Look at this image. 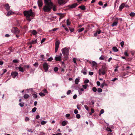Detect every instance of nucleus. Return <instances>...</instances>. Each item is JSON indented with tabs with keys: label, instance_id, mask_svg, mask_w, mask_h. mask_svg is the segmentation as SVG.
<instances>
[{
	"label": "nucleus",
	"instance_id": "1",
	"mask_svg": "<svg viewBox=\"0 0 135 135\" xmlns=\"http://www.w3.org/2000/svg\"><path fill=\"white\" fill-rule=\"evenodd\" d=\"M45 5L43 8V10L46 12L50 11L53 6V4L51 0H44Z\"/></svg>",
	"mask_w": 135,
	"mask_h": 135
},
{
	"label": "nucleus",
	"instance_id": "2",
	"mask_svg": "<svg viewBox=\"0 0 135 135\" xmlns=\"http://www.w3.org/2000/svg\"><path fill=\"white\" fill-rule=\"evenodd\" d=\"M23 13L25 16L26 17V19L30 21L31 20V19L30 18V17L34 16V13L32 11L31 9L28 11H25Z\"/></svg>",
	"mask_w": 135,
	"mask_h": 135
},
{
	"label": "nucleus",
	"instance_id": "3",
	"mask_svg": "<svg viewBox=\"0 0 135 135\" xmlns=\"http://www.w3.org/2000/svg\"><path fill=\"white\" fill-rule=\"evenodd\" d=\"M69 49L67 47H65L61 50L62 54L65 56H66V58L68 57L69 55Z\"/></svg>",
	"mask_w": 135,
	"mask_h": 135
},
{
	"label": "nucleus",
	"instance_id": "4",
	"mask_svg": "<svg viewBox=\"0 0 135 135\" xmlns=\"http://www.w3.org/2000/svg\"><path fill=\"white\" fill-rule=\"evenodd\" d=\"M12 32L14 33H19V31L18 28L14 27L12 28L11 30Z\"/></svg>",
	"mask_w": 135,
	"mask_h": 135
},
{
	"label": "nucleus",
	"instance_id": "5",
	"mask_svg": "<svg viewBox=\"0 0 135 135\" xmlns=\"http://www.w3.org/2000/svg\"><path fill=\"white\" fill-rule=\"evenodd\" d=\"M49 65L46 62L44 63L43 65V67L45 71L46 72L48 70Z\"/></svg>",
	"mask_w": 135,
	"mask_h": 135
},
{
	"label": "nucleus",
	"instance_id": "6",
	"mask_svg": "<svg viewBox=\"0 0 135 135\" xmlns=\"http://www.w3.org/2000/svg\"><path fill=\"white\" fill-rule=\"evenodd\" d=\"M60 44V42L59 41H56L55 43V52H56L58 50V49L59 47V45Z\"/></svg>",
	"mask_w": 135,
	"mask_h": 135
},
{
	"label": "nucleus",
	"instance_id": "7",
	"mask_svg": "<svg viewBox=\"0 0 135 135\" xmlns=\"http://www.w3.org/2000/svg\"><path fill=\"white\" fill-rule=\"evenodd\" d=\"M66 2L65 0H58V3L60 5H62L64 4Z\"/></svg>",
	"mask_w": 135,
	"mask_h": 135
},
{
	"label": "nucleus",
	"instance_id": "8",
	"mask_svg": "<svg viewBox=\"0 0 135 135\" xmlns=\"http://www.w3.org/2000/svg\"><path fill=\"white\" fill-rule=\"evenodd\" d=\"M11 75L14 78H15L18 75V73L16 71L13 72L11 73Z\"/></svg>",
	"mask_w": 135,
	"mask_h": 135
},
{
	"label": "nucleus",
	"instance_id": "9",
	"mask_svg": "<svg viewBox=\"0 0 135 135\" xmlns=\"http://www.w3.org/2000/svg\"><path fill=\"white\" fill-rule=\"evenodd\" d=\"M19 71L22 72H23L25 70L23 68L22 65H20L18 67Z\"/></svg>",
	"mask_w": 135,
	"mask_h": 135
},
{
	"label": "nucleus",
	"instance_id": "10",
	"mask_svg": "<svg viewBox=\"0 0 135 135\" xmlns=\"http://www.w3.org/2000/svg\"><path fill=\"white\" fill-rule=\"evenodd\" d=\"M37 4L39 7H41L43 5L42 0H38Z\"/></svg>",
	"mask_w": 135,
	"mask_h": 135
},
{
	"label": "nucleus",
	"instance_id": "11",
	"mask_svg": "<svg viewBox=\"0 0 135 135\" xmlns=\"http://www.w3.org/2000/svg\"><path fill=\"white\" fill-rule=\"evenodd\" d=\"M92 67L93 68H95V69H97V63L94 61H93L92 62Z\"/></svg>",
	"mask_w": 135,
	"mask_h": 135
},
{
	"label": "nucleus",
	"instance_id": "12",
	"mask_svg": "<svg viewBox=\"0 0 135 135\" xmlns=\"http://www.w3.org/2000/svg\"><path fill=\"white\" fill-rule=\"evenodd\" d=\"M4 6L5 9L7 11H8L10 9V7L8 3L4 5Z\"/></svg>",
	"mask_w": 135,
	"mask_h": 135
},
{
	"label": "nucleus",
	"instance_id": "13",
	"mask_svg": "<svg viewBox=\"0 0 135 135\" xmlns=\"http://www.w3.org/2000/svg\"><path fill=\"white\" fill-rule=\"evenodd\" d=\"M61 57L60 56H57L55 57V60L57 61H61Z\"/></svg>",
	"mask_w": 135,
	"mask_h": 135
},
{
	"label": "nucleus",
	"instance_id": "14",
	"mask_svg": "<svg viewBox=\"0 0 135 135\" xmlns=\"http://www.w3.org/2000/svg\"><path fill=\"white\" fill-rule=\"evenodd\" d=\"M14 13V12H13L11 10L9 11H8L7 13V16H9L13 14Z\"/></svg>",
	"mask_w": 135,
	"mask_h": 135
},
{
	"label": "nucleus",
	"instance_id": "15",
	"mask_svg": "<svg viewBox=\"0 0 135 135\" xmlns=\"http://www.w3.org/2000/svg\"><path fill=\"white\" fill-rule=\"evenodd\" d=\"M78 5L76 3H74L70 6V7L71 8H74L76 7Z\"/></svg>",
	"mask_w": 135,
	"mask_h": 135
},
{
	"label": "nucleus",
	"instance_id": "16",
	"mask_svg": "<svg viewBox=\"0 0 135 135\" xmlns=\"http://www.w3.org/2000/svg\"><path fill=\"white\" fill-rule=\"evenodd\" d=\"M125 6V4L124 3H122L119 7L120 10L121 11L124 7Z\"/></svg>",
	"mask_w": 135,
	"mask_h": 135
},
{
	"label": "nucleus",
	"instance_id": "17",
	"mask_svg": "<svg viewBox=\"0 0 135 135\" xmlns=\"http://www.w3.org/2000/svg\"><path fill=\"white\" fill-rule=\"evenodd\" d=\"M118 23V21H115L113 23V24L111 25V26L112 27L117 26Z\"/></svg>",
	"mask_w": 135,
	"mask_h": 135
},
{
	"label": "nucleus",
	"instance_id": "18",
	"mask_svg": "<svg viewBox=\"0 0 135 135\" xmlns=\"http://www.w3.org/2000/svg\"><path fill=\"white\" fill-rule=\"evenodd\" d=\"M68 123V122L67 121L64 120L62 123V125L63 126H65Z\"/></svg>",
	"mask_w": 135,
	"mask_h": 135
},
{
	"label": "nucleus",
	"instance_id": "19",
	"mask_svg": "<svg viewBox=\"0 0 135 135\" xmlns=\"http://www.w3.org/2000/svg\"><path fill=\"white\" fill-rule=\"evenodd\" d=\"M112 49L114 51L116 52L118 51V50L116 47H114L112 48Z\"/></svg>",
	"mask_w": 135,
	"mask_h": 135
},
{
	"label": "nucleus",
	"instance_id": "20",
	"mask_svg": "<svg viewBox=\"0 0 135 135\" xmlns=\"http://www.w3.org/2000/svg\"><path fill=\"white\" fill-rule=\"evenodd\" d=\"M37 42V40H32L31 42H30V44H34L36 43Z\"/></svg>",
	"mask_w": 135,
	"mask_h": 135
},
{
	"label": "nucleus",
	"instance_id": "21",
	"mask_svg": "<svg viewBox=\"0 0 135 135\" xmlns=\"http://www.w3.org/2000/svg\"><path fill=\"white\" fill-rule=\"evenodd\" d=\"M84 91V89L83 88L80 89L78 91L79 94H81L82 93V92Z\"/></svg>",
	"mask_w": 135,
	"mask_h": 135
},
{
	"label": "nucleus",
	"instance_id": "22",
	"mask_svg": "<svg viewBox=\"0 0 135 135\" xmlns=\"http://www.w3.org/2000/svg\"><path fill=\"white\" fill-rule=\"evenodd\" d=\"M79 8L83 10H84L85 9V7L84 6H80L79 7Z\"/></svg>",
	"mask_w": 135,
	"mask_h": 135
},
{
	"label": "nucleus",
	"instance_id": "23",
	"mask_svg": "<svg viewBox=\"0 0 135 135\" xmlns=\"http://www.w3.org/2000/svg\"><path fill=\"white\" fill-rule=\"evenodd\" d=\"M30 97V95L27 94H25L23 96V97L25 99H27Z\"/></svg>",
	"mask_w": 135,
	"mask_h": 135
},
{
	"label": "nucleus",
	"instance_id": "24",
	"mask_svg": "<svg viewBox=\"0 0 135 135\" xmlns=\"http://www.w3.org/2000/svg\"><path fill=\"white\" fill-rule=\"evenodd\" d=\"M84 70L85 71H83V70H82L81 71V72L83 73V74L84 75H85L86 74V68H84Z\"/></svg>",
	"mask_w": 135,
	"mask_h": 135
},
{
	"label": "nucleus",
	"instance_id": "25",
	"mask_svg": "<svg viewBox=\"0 0 135 135\" xmlns=\"http://www.w3.org/2000/svg\"><path fill=\"white\" fill-rule=\"evenodd\" d=\"M32 33L33 35H35L37 33V32L35 30H33L32 31Z\"/></svg>",
	"mask_w": 135,
	"mask_h": 135
},
{
	"label": "nucleus",
	"instance_id": "26",
	"mask_svg": "<svg viewBox=\"0 0 135 135\" xmlns=\"http://www.w3.org/2000/svg\"><path fill=\"white\" fill-rule=\"evenodd\" d=\"M129 15L131 17H133L135 16V13L134 12H131L129 14Z\"/></svg>",
	"mask_w": 135,
	"mask_h": 135
},
{
	"label": "nucleus",
	"instance_id": "27",
	"mask_svg": "<svg viewBox=\"0 0 135 135\" xmlns=\"http://www.w3.org/2000/svg\"><path fill=\"white\" fill-rule=\"evenodd\" d=\"M67 25L69 26L70 25V22L69 19H67L66 21Z\"/></svg>",
	"mask_w": 135,
	"mask_h": 135
},
{
	"label": "nucleus",
	"instance_id": "28",
	"mask_svg": "<svg viewBox=\"0 0 135 135\" xmlns=\"http://www.w3.org/2000/svg\"><path fill=\"white\" fill-rule=\"evenodd\" d=\"M39 94L41 96V97H44L45 96V94L41 92L40 93H39Z\"/></svg>",
	"mask_w": 135,
	"mask_h": 135
},
{
	"label": "nucleus",
	"instance_id": "29",
	"mask_svg": "<svg viewBox=\"0 0 135 135\" xmlns=\"http://www.w3.org/2000/svg\"><path fill=\"white\" fill-rule=\"evenodd\" d=\"M79 80L77 78L75 80V83L76 84H78L79 82Z\"/></svg>",
	"mask_w": 135,
	"mask_h": 135
},
{
	"label": "nucleus",
	"instance_id": "30",
	"mask_svg": "<svg viewBox=\"0 0 135 135\" xmlns=\"http://www.w3.org/2000/svg\"><path fill=\"white\" fill-rule=\"evenodd\" d=\"M94 110L93 109H91V112L89 114L90 115H91L94 112Z\"/></svg>",
	"mask_w": 135,
	"mask_h": 135
},
{
	"label": "nucleus",
	"instance_id": "31",
	"mask_svg": "<svg viewBox=\"0 0 135 135\" xmlns=\"http://www.w3.org/2000/svg\"><path fill=\"white\" fill-rule=\"evenodd\" d=\"M47 122L46 121H42L41 122V124L42 125H44L46 124Z\"/></svg>",
	"mask_w": 135,
	"mask_h": 135
},
{
	"label": "nucleus",
	"instance_id": "32",
	"mask_svg": "<svg viewBox=\"0 0 135 135\" xmlns=\"http://www.w3.org/2000/svg\"><path fill=\"white\" fill-rule=\"evenodd\" d=\"M84 30V28H81L80 29H79L78 30V32H81V31H83Z\"/></svg>",
	"mask_w": 135,
	"mask_h": 135
},
{
	"label": "nucleus",
	"instance_id": "33",
	"mask_svg": "<svg viewBox=\"0 0 135 135\" xmlns=\"http://www.w3.org/2000/svg\"><path fill=\"white\" fill-rule=\"evenodd\" d=\"M53 9L54 11H55L56 10V6H53Z\"/></svg>",
	"mask_w": 135,
	"mask_h": 135
},
{
	"label": "nucleus",
	"instance_id": "34",
	"mask_svg": "<svg viewBox=\"0 0 135 135\" xmlns=\"http://www.w3.org/2000/svg\"><path fill=\"white\" fill-rule=\"evenodd\" d=\"M37 109V108L36 107L33 108L32 110V111L33 112H35Z\"/></svg>",
	"mask_w": 135,
	"mask_h": 135
},
{
	"label": "nucleus",
	"instance_id": "35",
	"mask_svg": "<svg viewBox=\"0 0 135 135\" xmlns=\"http://www.w3.org/2000/svg\"><path fill=\"white\" fill-rule=\"evenodd\" d=\"M92 90L94 92H96L97 91V89L95 87H94L92 88Z\"/></svg>",
	"mask_w": 135,
	"mask_h": 135
},
{
	"label": "nucleus",
	"instance_id": "36",
	"mask_svg": "<svg viewBox=\"0 0 135 135\" xmlns=\"http://www.w3.org/2000/svg\"><path fill=\"white\" fill-rule=\"evenodd\" d=\"M97 91L99 93H101L102 92V90L100 88H98V89Z\"/></svg>",
	"mask_w": 135,
	"mask_h": 135
},
{
	"label": "nucleus",
	"instance_id": "37",
	"mask_svg": "<svg viewBox=\"0 0 135 135\" xmlns=\"http://www.w3.org/2000/svg\"><path fill=\"white\" fill-rule=\"evenodd\" d=\"M106 130L108 132H111L112 131V130L109 128L107 127Z\"/></svg>",
	"mask_w": 135,
	"mask_h": 135
},
{
	"label": "nucleus",
	"instance_id": "38",
	"mask_svg": "<svg viewBox=\"0 0 135 135\" xmlns=\"http://www.w3.org/2000/svg\"><path fill=\"white\" fill-rule=\"evenodd\" d=\"M100 60H104V57L103 56H100L99 58Z\"/></svg>",
	"mask_w": 135,
	"mask_h": 135
},
{
	"label": "nucleus",
	"instance_id": "39",
	"mask_svg": "<svg viewBox=\"0 0 135 135\" xmlns=\"http://www.w3.org/2000/svg\"><path fill=\"white\" fill-rule=\"evenodd\" d=\"M121 46L122 47H123L124 45V42L123 41H122L120 43Z\"/></svg>",
	"mask_w": 135,
	"mask_h": 135
},
{
	"label": "nucleus",
	"instance_id": "40",
	"mask_svg": "<svg viewBox=\"0 0 135 135\" xmlns=\"http://www.w3.org/2000/svg\"><path fill=\"white\" fill-rule=\"evenodd\" d=\"M104 112V111L103 109H102L100 111V115H101V114L103 113Z\"/></svg>",
	"mask_w": 135,
	"mask_h": 135
},
{
	"label": "nucleus",
	"instance_id": "41",
	"mask_svg": "<svg viewBox=\"0 0 135 135\" xmlns=\"http://www.w3.org/2000/svg\"><path fill=\"white\" fill-rule=\"evenodd\" d=\"M120 20V21H122V19L121 18H115V21H118V20Z\"/></svg>",
	"mask_w": 135,
	"mask_h": 135
},
{
	"label": "nucleus",
	"instance_id": "42",
	"mask_svg": "<svg viewBox=\"0 0 135 135\" xmlns=\"http://www.w3.org/2000/svg\"><path fill=\"white\" fill-rule=\"evenodd\" d=\"M73 60L74 63L75 64H77V63L76 62V58H74L73 59Z\"/></svg>",
	"mask_w": 135,
	"mask_h": 135
},
{
	"label": "nucleus",
	"instance_id": "43",
	"mask_svg": "<svg viewBox=\"0 0 135 135\" xmlns=\"http://www.w3.org/2000/svg\"><path fill=\"white\" fill-rule=\"evenodd\" d=\"M76 116V117L78 119L80 118V115L79 114H77Z\"/></svg>",
	"mask_w": 135,
	"mask_h": 135
},
{
	"label": "nucleus",
	"instance_id": "44",
	"mask_svg": "<svg viewBox=\"0 0 135 135\" xmlns=\"http://www.w3.org/2000/svg\"><path fill=\"white\" fill-rule=\"evenodd\" d=\"M87 86V85L86 84H85V85H83V88L85 89L86 88Z\"/></svg>",
	"mask_w": 135,
	"mask_h": 135
},
{
	"label": "nucleus",
	"instance_id": "45",
	"mask_svg": "<svg viewBox=\"0 0 135 135\" xmlns=\"http://www.w3.org/2000/svg\"><path fill=\"white\" fill-rule=\"evenodd\" d=\"M58 68L57 67H55L54 68V71H56V72L57 71H58Z\"/></svg>",
	"mask_w": 135,
	"mask_h": 135
},
{
	"label": "nucleus",
	"instance_id": "46",
	"mask_svg": "<svg viewBox=\"0 0 135 135\" xmlns=\"http://www.w3.org/2000/svg\"><path fill=\"white\" fill-rule=\"evenodd\" d=\"M84 107L85 108V109H86V110H87V111H88L89 109H88V107L86 105H84Z\"/></svg>",
	"mask_w": 135,
	"mask_h": 135
},
{
	"label": "nucleus",
	"instance_id": "47",
	"mask_svg": "<svg viewBox=\"0 0 135 135\" xmlns=\"http://www.w3.org/2000/svg\"><path fill=\"white\" fill-rule=\"evenodd\" d=\"M38 64L37 62H36L35 64H33V65L35 67L38 66Z\"/></svg>",
	"mask_w": 135,
	"mask_h": 135
},
{
	"label": "nucleus",
	"instance_id": "48",
	"mask_svg": "<svg viewBox=\"0 0 135 135\" xmlns=\"http://www.w3.org/2000/svg\"><path fill=\"white\" fill-rule=\"evenodd\" d=\"M33 97L34 98H36L37 97V95L36 94H33Z\"/></svg>",
	"mask_w": 135,
	"mask_h": 135
},
{
	"label": "nucleus",
	"instance_id": "49",
	"mask_svg": "<svg viewBox=\"0 0 135 135\" xmlns=\"http://www.w3.org/2000/svg\"><path fill=\"white\" fill-rule=\"evenodd\" d=\"M30 119H29V118H28V117H26L25 118V121H26V122H27V121H29Z\"/></svg>",
	"mask_w": 135,
	"mask_h": 135
},
{
	"label": "nucleus",
	"instance_id": "50",
	"mask_svg": "<svg viewBox=\"0 0 135 135\" xmlns=\"http://www.w3.org/2000/svg\"><path fill=\"white\" fill-rule=\"evenodd\" d=\"M19 105L21 107H22L24 105V103H19Z\"/></svg>",
	"mask_w": 135,
	"mask_h": 135
},
{
	"label": "nucleus",
	"instance_id": "51",
	"mask_svg": "<svg viewBox=\"0 0 135 135\" xmlns=\"http://www.w3.org/2000/svg\"><path fill=\"white\" fill-rule=\"evenodd\" d=\"M57 29H58V28H55L54 29L50 30V31H56L57 30Z\"/></svg>",
	"mask_w": 135,
	"mask_h": 135
},
{
	"label": "nucleus",
	"instance_id": "52",
	"mask_svg": "<svg viewBox=\"0 0 135 135\" xmlns=\"http://www.w3.org/2000/svg\"><path fill=\"white\" fill-rule=\"evenodd\" d=\"M45 40H46V39L45 38H44L42 39L41 42V44H42L43 42H44L45 41Z\"/></svg>",
	"mask_w": 135,
	"mask_h": 135
},
{
	"label": "nucleus",
	"instance_id": "53",
	"mask_svg": "<svg viewBox=\"0 0 135 135\" xmlns=\"http://www.w3.org/2000/svg\"><path fill=\"white\" fill-rule=\"evenodd\" d=\"M89 80L88 79L85 80L84 82V83H89Z\"/></svg>",
	"mask_w": 135,
	"mask_h": 135
},
{
	"label": "nucleus",
	"instance_id": "54",
	"mask_svg": "<svg viewBox=\"0 0 135 135\" xmlns=\"http://www.w3.org/2000/svg\"><path fill=\"white\" fill-rule=\"evenodd\" d=\"M53 60V58L52 57H50L48 59L47 61H52Z\"/></svg>",
	"mask_w": 135,
	"mask_h": 135
},
{
	"label": "nucleus",
	"instance_id": "55",
	"mask_svg": "<svg viewBox=\"0 0 135 135\" xmlns=\"http://www.w3.org/2000/svg\"><path fill=\"white\" fill-rule=\"evenodd\" d=\"M71 90H69L67 92V95H69L71 93Z\"/></svg>",
	"mask_w": 135,
	"mask_h": 135
},
{
	"label": "nucleus",
	"instance_id": "56",
	"mask_svg": "<svg viewBox=\"0 0 135 135\" xmlns=\"http://www.w3.org/2000/svg\"><path fill=\"white\" fill-rule=\"evenodd\" d=\"M101 32V31L100 30H97V32L98 34H99Z\"/></svg>",
	"mask_w": 135,
	"mask_h": 135
},
{
	"label": "nucleus",
	"instance_id": "57",
	"mask_svg": "<svg viewBox=\"0 0 135 135\" xmlns=\"http://www.w3.org/2000/svg\"><path fill=\"white\" fill-rule=\"evenodd\" d=\"M13 62L14 63H17L18 62V61L17 60L15 59L13 60Z\"/></svg>",
	"mask_w": 135,
	"mask_h": 135
},
{
	"label": "nucleus",
	"instance_id": "58",
	"mask_svg": "<svg viewBox=\"0 0 135 135\" xmlns=\"http://www.w3.org/2000/svg\"><path fill=\"white\" fill-rule=\"evenodd\" d=\"M74 112L75 114H77L78 113V111L77 109H75L74 110Z\"/></svg>",
	"mask_w": 135,
	"mask_h": 135
},
{
	"label": "nucleus",
	"instance_id": "59",
	"mask_svg": "<svg viewBox=\"0 0 135 135\" xmlns=\"http://www.w3.org/2000/svg\"><path fill=\"white\" fill-rule=\"evenodd\" d=\"M93 72L90 71L89 72V74L90 75H92L93 74Z\"/></svg>",
	"mask_w": 135,
	"mask_h": 135
},
{
	"label": "nucleus",
	"instance_id": "60",
	"mask_svg": "<svg viewBox=\"0 0 135 135\" xmlns=\"http://www.w3.org/2000/svg\"><path fill=\"white\" fill-rule=\"evenodd\" d=\"M98 4L100 6L103 5V3L101 1H100L98 3Z\"/></svg>",
	"mask_w": 135,
	"mask_h": 135
},
{
	"label": "nucleus",
	"instance_id": "61",
	"mask_svg": "<svg viewBox=\"0 0 135 135\" xmlns=\"http://www.w3.org/2000/svg\"><path fill=\"white\" fill-rule=\"evenodd\" d=\"M97 85L98 86H99L100 85V84L99 81H97Z\"/></svg>",
	"mask_w": 135,
	"mask_h": 135
},
{
	"label": "nucleus",
	"instance_id": "62",
	"mask_svg": "<svg viewBox=\"0 0 135 135\" xmlns=\"http://www.w3.org/2000/svg\"><path fill=\"white\" fill-rule=\"evenodd\" d=\"M70 114H67L66 115V117H68L70 116Z\"/></svg>",
	"mask_w": 135,
	"mask_h": 135
},
{
	"label": "nucleus",
	"instance_id": "63",
	"mask_svg": "<svg viewBox=\"0 0 135 135\" xmlns=\"http://www.w3.org/2000/svg\"><path fill=\"white\" fill-rule=\"evenodd\" d=\"M77 98V95L76 94L74 95L73 97V98L74 99H76Z\"/></svg>",
	"mask_w": 135,
	"mask_h": 135
},
{
	"label": "nucleus",
	"instance_id": "64",
	"mask_svg": "<svg viewBox=\"0 0 135 135\" xmlns=\"http://www.w3.org/2000/svg\"><path fill=\"white\" fill-rule=\"evenodd\" d=\"M52 135H61V134L60 133H58L56 134H53Z\"/></svg>",
	"mask_w": 135,
	"mask_h": 135
}]
</instances>
